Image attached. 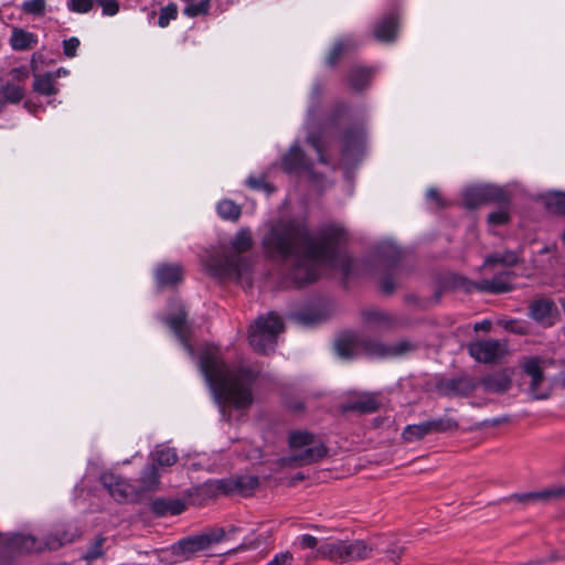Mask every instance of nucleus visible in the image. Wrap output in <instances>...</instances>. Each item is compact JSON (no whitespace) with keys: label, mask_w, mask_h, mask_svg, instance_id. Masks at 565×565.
I'll return each instance as SVG.
<instances>
[{"label":"nucleus","mask_w":565,"mask_h":565,"mask_svg":"<svg viewBox=\"0 0 565 565\" xmlns=\"http://www.w3.org/2000/svg\"><path fill=\"white\" fill-rule=\"evenodd\" d=\"M427 198H428L429 200H434V201H436V203H437L438 205H441V199H440L439 192H438L436 189H429V190L427 191Z\"/></svg>","instance_id":"nucleus-61"},{"label":"nucleus","mask_w":565,"mask_h":565,"mask_svg":"<svg viewBox=\"0 0 565 565\" xmlns=\"http://www.w3.org/2000/svg\"><path fill=\"white\" fill-rule=\"evenodd\" d=\"M151 459L153 465L161 467H170L178 460V455L174 448L167 445H158L153 451H151Z\"/></svg>","instance_id":"nucleus-26"},{"label":"nucleus","mask_w":565,"mask_h":565,"mask_svg":"<svg viewBox=\"0 0 565 565\" xmlns=\"http://www.w3.org/2000/svg\"><path fill=\"white\" fill-rule=\"evenodd\" d=\"M55 78L54 74L45 73V74H36L34 75L33 89L38 94L44 96L55 95L57 93V88L55 87Z\"/></svg>","instance_id":"nucleus-29"},{"label":"nucleus","mask_w":565,"mask_h":565,"mask_svg":"<svg viewBox=\"0 0 565 565\" xmlns=\"http://www.w3.org/2000/svg\"><path fill=\"white\" fill-rule=\"evenodd\" d=\"M159 471L156 465L150 463L142 470L139 479L137 490L140 491V495L145 492L156 491L159 486Z\"/></svg>","instance_id":"nucleus-22"},{"label":"nucleus","mask_w":565,"mask_h":565,"mask_svg":"<svg viewBox=\"0 0 565 565\" xmlns=\"http://www.w3.org/2000/svg\"><path fill=\"white\" fill-rule=\"evenodd\" d=\"M164 321L177 335L186 352L193 356L194 349L190 343V327L185 320V312L181 309L178 313L167 317Z\"/></svg>","instance_id":"nucleus-14"},{"label":"nucleus","mask_w":565,"mask_h":565,"mask_svg":"<svg viewBox=\"0 0 565 565\" xmlns=\"http://www.w3.org/2000/svg\"><path fill=\"white\" fill-rule=\"evenodd\" d=\"M518 262V255L513 252H505L504 254H495L488 256L484 260V266L492 264H504L508 266L514 265Z\"/></svg>","instance_id":"nucleus-41"},{"label":"nucleus","mask_w":565,"mask_h":565,"mask_svg":"<svg viewBox=\"0 0 565 565\" xmlns=\"http://www.w3.org/2000/svg\"><path fill=\"white\" fill-rule=\"evenodd\" d=\"M379 402L375 396L373 395H364L356 399L355 402L351 403L348 406L349 411H358L360 413H373L377 409Z\"/></svg>","instance_id":"nucleus-35"},{"label":"nucleus","mask_w":565,"mask_h":565,"mask_svg":"<svg viewBox=\"0 0 565 565\" xmlns=\"http://www.w3.org/2000/svg\"><path fill=\"white\" fill-rule=\"evenodd\" d=\"M215 529H221L224 532V537L222 542L232 540L238 532L242 531V527L238 525H230L227 527L216 526Z\"/></svg>","instance_id":"nucleus-53"},{"label":"nucleus","mask_w":565,"mask_h":565,"mask_svg":"<svg viewBox=\"0 0 565 565\" xmlns=\"http://www.w3.org/2000/svg\"><path fill=\"white\" fill-rule=\"evenodd\" d=\"M211 9V0H200L198 2L189 1L185 2L183 8V14L188 18H196L206 15Z\"/></svg>","instance_id":"nucleus-33"},{"label":"nucleus","mask_w":565,"mask_h":565,"mask_svg":"<svg viewBox=\"0 0 565 565\" xmlns=\"http://www.w3.org/2000/svg\"><path fill=\"white\" fill-rule=\"evenodd\" d=\"M542 360L540 358H530L524 364L525 373L531 377L530 392L534 398L544 399L548 396V392L541 390L543 382Z\"/></svg>","instance_id":"nucleus-13"},{"label":"nucleus","mask_w":565,"mask_h":565,"mask_svg":"<svg viewBox=\"0 0 565 565\" xmlns=\"http://www.w3.org/2000/svg\"><path fill=\"white\" fill-rule=\"evenodd\" d=\"M355 45V40L349 36L337 41L327 56V64L330 66L335 65L340 56L345 51L353 49Z\"/></svg>","instance_id":"nucleus-31"},{"label":"nucleus","mask_w":565,"mask_h":565,"mask_svg":"<svg viewBox=\"0 0 565 565\" xmlns=\"http://www.w3.org/2000/svg\"><path fill=\"white\" fill-rule=\"evenodd\" d=\"M262 190H264V191H266V192L270 193V192H273L275 189H274V186H273L271 184H269V183H267L266 181H264V184H263Z\"/></svg>","instance_id":"nucleus-63"},{"label":"nucleus","mask_w":565,"mask_h":565,"mask_svg":"<svg viewBox=\"0 0 565 565\" xmlns=\"http://www.w3.org/2000/svg\"><path fill=\"white\" fill-rule=\"evenodd\" d=\"M200 369L220 409L243 411L250 407L258 376L253 367L231 366L222 359L217 348L206 347L200 358Z\"/></svg>","instance_id":"nucleus-2"},{"label":"nucleus","mask_w":565,"mask_h":565,"mask_svg":"<svg viewBox=\"0 0 565 565\" xmlns=\"http://www.w3.org/2000/svg\"><path fill=\"white\" fill-rule=\"evenodd\" d=\"M289 445L292 449L307 447L297 457V459L303 465L316 462L327 454L326 446L321 441H316L315 436L307 431L291 433L289 436Z\"/></svg>","instance_id":"nucleus-9"},{"label":"nucleus","mask_w":565,"mask_h":565,"mask_svg":"<svg viewBox=\"0 0 565 565\" xmlns=\"http://www.w3.org/2000/svg\"><path fill=\"white\" fill-rule=\"evenodd\" d=\"M317 559H322V556H318V548L308 554L303 561L306 565H311Z\"/></svg>","instance_id":"nucleus-60"},{"label":"nucleus","mask_w":565,"mask_h":565,"mask_svg":"<svg viewBox=\"0 0 565 565\" xmlns=\"http://www.w3.org/2000/svg\"><path fill=\"white\" fill-rule=\"evenodd\" d=\"M100 482L118 502H135L140 498V491L136 486L113 472H104L100 476Z\"/></svg>","instance_id":"nucleus-11"},{"label":"nucleus","mask_w":565,"mask_h":565,"mask_svg":"<svg viewBox=\"0 0 565 565\" xmlns=\"http://www.w3.org/2000/svg\"><path fill=\"white\" fill-rule=\"evenodd\" d=\"M178 17V7L175 3H169L161 8L158 19V25L160 28H167L171 20H175Z\"/></svg>","instance_id":"nucleus-40"},{"label":"nucleus","mask_w":565,"mask_h":565,"mask_svg":"<svg viewBox=\"0 0 565 565\" xmlns=\"http://www.w3.org/2000/svg\"><path fill=\"white\" fill-rule=\"evenodd\" d=\"M258 546H259L258 540H249V539L245 537L243 540V542L239 545H237L236 547H234L233 550H231L230 553L236 554V553L243 552V551L255 550Z\"/></svg>","instance_id":"nucleus-50"},{"label":"nucleus","mask_w":565,"mask_h":565,"mask_svg":"<svg viewBox=\"0 0 565 565\" xmlns=\"http://www.w3.org/2000/svg\"><path fill=\"white\" fill-rule=\"evenodd\" d=\"M282 167L287 173H298L305 168V154L299 146H292L284 156Z\"/></svg>","instance_id":"nucleus-23"},{"label":"nucleus","mask_w":565,"mask_h":565,"mask_svg":"<svg viewBox=\"0 0 565 565\" xmlns=\"http://www.w3.org/2000/svg\"><path fill=\"white\" fill-rule=\"evenodd\" d=\"M258 487V478L253 476L238 477L234 481V488L247 494L249 491Z\"/></svg>","instance_id":"nucleus-39"},{"label":"nucleus","mask_w":565,"mask_h":565,"mask_svg":"<svg viewBox=\"0 0 565 565\" xmlns=\"http://www.w3.org/2000/svg\"><path fill=\"white\" fill-rule=\"evenodd\" d=\"M379 252L385 259L393 264L402 256V252L392 241L382 242L379 246Z\"/></svg>","instance_id":"nucleus-37"},{"label":"nucleus","mask_w":565,"mask_h":565,"mask_svg":"<svg viewBox=\"0 0 565 565\" xmlns=\"http://www.w3.org/2000/svg\"><path fill=\"white\" fill-rule=\"evenodd\" d=\"M548 561H565V544L563 545L562 548L554 551L551 554Z\"/></svg>","instance_id":"nucleus-58"},{"label":"nucleus","mask_w":565,"mask_h":565,"mask_svg":"<svg viewBox=\"0 0 565 565\" xmlns=\"http://www.w3.org/2000/svg\"><path fill=\"white\" fill-rule=\"evenodd\" d=\"M21 11L28 15L42 18L46 12V0H24Z\"/></svg>","instance_id":"nucleus-36"},{"label":"nucleus","mask_w":565,"mask_h":565,"mask_svg":"<svg viewBox=\"0 0 565 565\" xmlns=\"http://www.w3.org/2000/svg\"><path fill=\"white\" fill-rule=\"evenodd\" d=\"M364 147V131L361 128L348 130L343 136L342 156L347 160L361 156Z\"/></svg>","instance_id":"nucleus-16"},{"label":"nucleus","mask_w":565,"mask_h":565,"mask_svg":"<svg viewBox=\"0 0 565 565\" xmlns=\"http://www.w3.org/2000/svg\"><path fill=\"white\" fill-rule=\"evenodd\" d=\"M503 192L495 186L481 185L468 188L463 193L465 205L472 209L490 201H500Z\"/></svg>","instance_id":"nucleus-12"},{"label":"nucleus","mask_w":565,"mask_h":565,"mask_svg":"<svg viewBox=\"0 0 565 565\" xmlns=\"http://www.w3.org/2000/svg\"><path fill=\"white\" fill-rule=\"evenodd\" d=\"M66 73H67V72H66L65 70L60 68V70L57 71V73H56L54 76L58 77L61 74H64V75H65Z\"/></svg>","instance_id":"nucleus-64"},{"label":"nucleus","mask_w":565,"mask_h":565,"mask_svg":"<svg viewBox=\"0 0 565 565\" xmlns=\"http://www.w3.org/2000/svg\"><path fill=\"white\" fill-rule=\"evenodd\" d=\"M427 420L419 424L407 425L403 430V438L406 441H416L429 435Z\"/></svg>","instance_id":"nucleus-32"},{"label":"nucleus","mask_w":565,"mask_h":565,"mask_svg":"<svg viewBox=\"0 0 565 565\" xmlns=\"http://www.w3.org/2000/svg\"><path fill=\"white\" fill-rule=\"evenodd\" d=\"M169 514L178 515L184 511V503L180 500L168 501Z\"/></svg>","instance_id":"nucleus-54"},{"label":"nucleus","mask_w":565,"mask_h":565,"mask_svg":"<svg viewBox=\"0 0 565 565\" xmlns=\"http://www.w3.org/2000/svg\"><path fill=\"white\" fill-rule=\"evenodd\" d=\"M491 327H492L491 321L486 319V320H482L480 322H477L475 324L473 329L476 331H486V332H488V331H490Z\"/></svg>","instance_id":"nucleus-59"},{"label":"nucleus","mask_w":565,"mask_h":565,"mask_svg":"<svg viewBox=\"0 0 565 565\" xmlns=\"http://www.w3.org/2000/svg\"><path fill=\"white\" fill-rule=\"evenodd\" d=\"M469 354L481 363H495L508 353V342L505 340H481L470 343Z\"/></svg>","instance_id":"nucleus-10"},{"label":"nucleus","mask_w":565,"mask_h":565,"mask_svg":"<svg viewBox=\"0 0 565 565\" xmlns=\"http://www.w3.org/2000/svg\"><path fill=\"white\" fill-rule=\"evenodd\" d=\"M296 319L299 323H301L303 326H310V324L319 322L321 320V317L317 312L303 311V312H299L296 316Z\"/></svg>","instance_id":"nucleus-49"},{"label":"nucleus","mask_w":565,"mask_h":565,"mask_svg":"<svg viewBox=\"0 0 565 565\" xmlns=\"http://www.w3.org/2000/svg\"><path fill=\"white\" fill-rule=\"evenodd\" d=\"M36 35L23 29H14L10 38V44L13 50L24 51L36 45Z\"/></svg>","instance_id":"nucleus-25"},{"label":"nucleus","mask_w":565,"mask_h":565,"mask_svg":"<svg viewBox=\"0 0 565 565\" xmlns=\"http://www.w3.org/2000/svg\"><path fill=\"white\" fill-rule=\"evenodd\" d=\"M472 286L480 291L490 294H501L511 290V281L505 273L495 275L491 279H484L480 282L472 284Z\"/></svg>","instance_id":"nucleus-19"},{"label":"nucleus","mask_w":565,"mask_h":565,"mask_svg":"<svg viewBox=\"0 0 565 565\" xmlns=\"http://www.w3.org/2000/svg\"><path fill=\"white\" fill-rule=\"evenodd\" d=\"M372 76V70L369 67L355 66L348 75V84L351 89L359 92L369 86Z\"/></svg>","instance_id":"nucleus-24"},{"label":"nucleus","mask_w":565,"mask_h":565,"mask_svg":"<svg viewBox=\"0 0 565 565\" xmlns=\"http://www.w3.org/2000/svg\"><path fill=\"white\" fill-rule=\"evenodd\" d=\"M381 287H382V290L386 294H391L394 291L395 289V284L393 281V279L388 276H385L383 279H382V282H381Z\"/></svg>","instance_id":"nucleus-55"},{"label":"nucleus","mask_w":565,"mask_h":565,"mask_svg":"<svg viewBox=\"0 0 565 565\" xmlns=\"http://www.w3.org/2000/svg\"><path fill=\"white\" fill-rule=\"evenodd\" d=\"M363 322L374 329H388L396 322L395 318L386 311L367 309L362 313Z\"/></svg>","instance_id":"nucleus-17"},{"label":"nucleus","mask_w":565,"mask_h":565,"mask_svg":"<svg viewBox=\"0 0 565 565\" xmlns=\"http://www.w3.org/2000/svg\"><path fill=\"white\" fill-rule=\"evenodd\" d=\"M545 206L550 213L565 215V193L552 192L547 194Z\"/></svg>","instance_id":"nucleus-34"},{"label":"nucleus","mask_w":565,"mask_h":565,"mask_svg":"<svg viewBox=\"0 0 565 565\" xmlns=\"http://www.w3.org/2000/svg\"><path fill=\"white\" fill-rule=\"evenodd\" d=\"M565 494V488H552L544 491L526 492L511 495L512 500L522 504H530L535 502L545 501L550 498H557Z\"/></svg>","instance_id":"nucleus-20"},{"label":"nucleus","mask_w":565,"mask_h":565,"mask_svg":"<svg viewBox=\"0 0 565 565\" xmlns=\"http://www.w3.org/2000/svg\"><path fill=\"white\" fill-rule=\"evenodd\" d=\"M151 510L157 515H168L169 514V507L168 501L163 499H157L151 504Z\"/></svg>","instance_id":"nucleus-51"},{"label":"nucleus","mask_w":565,"mask_h":565,"mask_svg":"<svg viewBox=\"0 0 565 565\" xmlns=\"http://www.w3.org/2000/svg\"><path fill=\"white\" fill-rule=\"evenodd\" d=\"M377 547L375 542L364 540H330L318 547V556L337 564L362 561Z\"/></svg>","instance_id":"nucleus-5"},{"label":"nucleus","mask_w":565,"mask_h":565,"mask_svg":"<svg viewBox=\"0 0 565 565\" xmlns=\"http://www.w3.org/2000/svg\"><path fill=\"white\" fill-rule=\"evenodd\" d=\"M216 211L222 220L231 222H236L242 214V207L234 201L227 199L217 203Z\"/></svg>","instance_id":"nucleus-30"},{"label":"nucleus","mask_w":565,"mask_h":565,"mask_svg":"<svg viewBox=\"0 0 565 565\" xmlns=\"http://www.w3.org/2000/svg\"><path fill=\"white\" fill-rule=\"evenodd\" d=\"M427 424L430 434L452 433L459 428L457 419L448 415L428 419Z\"/></svg>","instance_id":"nucleus-28"},{"label":"nucleus","mask_w":565,"mask_h":565,"mask_svg":"<svg viewBox=\"0 0 565 565\" xmlns=\"http://www.w3.org/2000/svg\"><path fill=\"white\" fill-rule=\"evenodd\" d=\"M95 0H67L66 7L71 12L85 14L92 11Z\"/></svg>","instance_id":"nucleus-43"},{"label":"nucleus","mask_w":565,"mask_h":565,"mask_svg":"<svg viewBox=\"0 0 565 565\" xmlns=\"http://www.w3.org/2000/svg\"><path fill=\"white\" fill-rule=\"evenodd\" d=\"M308 142L317 150V152L319 154V160L322 163H326L327 160H326L324 156L322 154V150H321L319 140L317 138L312 137V136H309L308 137Z\"/></svg>","instance_id":"nucleus-56"},{"label":"nucleus","mask_w":565,"mask_h":565,"mask_svg":"<svg viewBox=\"0 0 565 565\" xmlns=\"http://www.w3.org/2000/svg\"><path fill=\"white\" fill-rule=\"evenodd\" d=\"M294 545L301 550H317L318 539L311 534H301L296 537Z\"/></svg>","instance_id":"nucleus-46"},{"label":"nucleus","mask_w":565,"mask_h":565,"mask_svg":"<svg viewBox=\"0 0 565 565\" xmlns=\"http://www.w3.org/2000/svg\"><path fill=\"white\" fill-rule=\"evenodd\" d=\"M370 542H375L377 544V547L375 550H377L379 552L381 553H385L386 554V557L390 562H392L393 564H398V562L401 561L403 554H404V547L402 546H387L386 548H381V544L379 542V540H371Z\"/></svg>","instance_id":"nucleus-42"},{"label":"nucleus","mask_w":565,"mask_h":565,"mask_svg":"<svg viewBox=\"0 0 565 565\" xmlns=\"http://www.w3.org/2000/svg\"><path fill=\"white\" fill-rule=\"evenodd\" d=\"M321 94V88L319 85H315L313 89H312V96L315 99H318L319 96Z\"/></svg>","instance_id":"nucleus-62"},{"label":"nucleus","mask_w":565,"mask_h":565,"mask_svg":"<svg viewBox=\"0 0 565 565\" xmlns=\"http://www.w3.org/2000/svg\"><path fill=\"white\" fill-rule=\"evenodd\" d=\"M334 349L342 359H353L360 354L384 359L405 353L411 349V344L406 341H401L394 345H386L376 341L360 340L354 334H345L335 341Z\"/></svg>","instance_id":"nucleus-4"},{"label":"nucleus","mask_w":565,"mask_h":565,"mask_svg":"<svg viewBox=\"0 0 565 565\" xmlns=\"http://www.w3.org/2000/svg\"><path fill=\"white\" fill-rule=\"evenodd\" d=\"M106 539L104 536H97L88 546L84 558L88 562L95 561L104 555L103 545Z\"/></svg>","instance_id":"nucleus-38"},{"label":"nucleus","mask_w":565,"mask_h":565,"mask_svg":"<svg viewBox=\"0 0 565 565\" xmlns=\"http://www.w3.org/2000/svg\"><path fill=\"white\" fill-rule=\"evenodd\" d=\"M482 386L487 392L501 393L511 386V380L505 373L488 375L482 380Z\"/></svg>","instance_id":"nucleus-27"},{"label":"nucleus","mask_w":565,"mask_h":565,"mask_svg":"<svg viewBox=\"0 0 565 565\" xmlns=\"http://www.w3.org/2000/svg\"><path fill=\"white\" fill-rule=\"evenodd\" d=\"M397 15L391 13L377 22L373 31L374 36L382 42L394 41L397 33Z\"/></svg>","instance_id":"nucleus-18"},{"label":"nucleus","mask_w":565,"mask_h":565,"mask_svg":"<svg viewBox=\"0 0 565 565\" xmlns=\"http://www.w3.org/2000/svg\"><path fill=\"white\" fill-rule=\"evenodd\" d=\"M284 323L280 316L269 312L259 317L249 328V343L260 353L273 351L277 344V335L282 332Z\"/></svg>","instance_id":"nucleus-6"},{"label":"nucleus","mask_w":565,"mask_h":565,"mask_svg":"<svg viewBox=\"0 0 565 565\" xmlns=\"http://www.w3.org/2000/svg\"><path fill=\"white\" fill-rule=\"evenodd\" d=\"M70 541L71 539L66 537L65 533L61 536L51 534L45 542H40L32 535L14 534L10 537L8 547L19 553L42 552L44 550H57Z\"/></svg>","instance_id":"nucleus-8"},{"label":"nucleus","mask_w":565,"mask_h":565,"mask_svg":"<svg viewBox=\"0 0 565 565\" xmlns=\"http://www.w3.org/2000/svg\"><path fill=\"white\" fill-rule=\"evenodd\" d=\"M95 4L102 9V14L105 17H114L120 9L118 0H95Z\"/></svg>","instance_id":"nucleus-44"},{"label":"nucleus","mask_w":565,"mask_h":565,"mask_svg":"<svg viewBox=\"0 0 565 565\" xmlns=\"http://www.w3.org/2000/svg\"><path fill=\"white\" fill-rule=\"evenodd\" d=\"M23 89L19 85H7L3 90L1 98L10 103H19L23 98Z\"/></svg>","instance_id":"nucleus-45"},{"label":"nucleus","mask_w":565,"mask_h":565,"mask_svg":"<svg viewBox=\"0 0 565 565\" xmlns=\"http://www.w3.org/2000/svg\"><path fill=\"white\" fill-rule=\"evenodd\" d=\"M504 329L518 334H524L526 332L525 326L515 320L505 321Z\"/></svg>","instance_id":"nucleus-52"},{"label":"nucleus","mask_w":565,"mask_h":565,"mask_svg":"<svg viewBox=\"0 0 565 565\" xmlns=\"http://www.w3.org/2000/svg\"><path fill=\"white\" fill-rule=\"evenodd\" d=\"M253 238L249 228H241L236 232L235 236L230 243L231 253L220 259H213L209 264V268L215 277L234 279L243 281L249 280V271L252 268V260L249 257L242 256L252 248ZM250 285V281H248Z\"/></svg>","instance_id":"nucleus-3"},{"label":"nucleus","mask_w":565,"mask_h":565,"mask_svg":"<svg viewBox=\"0 0 565 565\" xmlns=\"http://www.w3.org/2000/svg\"><path fill=\"white\" fill-rule=\"evenodd\" d=\"M223 537L224 532L221 529H209L202 533L179 540L171 547L172 554L182 561H189L196 553L221 543Z\"/></svg>","instance_id":"nucleus-7"},{"label":"nucleus","mask_w":565,"mask_h":565,"mask_svg":"<svg viewBox=\"0 0 565 565\" xmlns=\"http://www.w3.org/2000/svg\"><path fill=\"white\" fill-rule=\"evenodd\" d=\"M264 181L265 180L263 178H253V177H250V178L247 179V184L252 189L262 190Z\"/></svg>","instance_id":"nucleus-57"},{"label":"nucleus","mask_w":565,"mask_h":565,"mask_svg":"<svg viewBox=\"0 0 565 565\" xmlns=\"http://www.w3.org/2000/svg\"><path fill=\"white\" fill-rule=\"evenodd\" d=\"M79 40L75 36L63 41V52L67 57H74L79 47Z\"/></svg>","instance_id":"nucleus-48"},{"label":"nucleus","mask_w":565,"mask_h":565,"mask_svg":"<svg viewBox=\"0 0 565 565\" xmlns=\"http://www.w3.org/2000/svg\"><path fill=\"white\" fill-rule=\"evenodd\" d=\"M183 278V269L180 265H161L156 270V279L160 286H172Z\"/></svg>","instance_id":"nucleus-21"},{"label":"nucleus","mask_w":565,"mask_h":565,"mask_svg":"<svg viewBox=\"0 0 565 565\" xmlns=\"http://www.w3.org/2000/svg\"><path fill=\"white\" fill-rule=\"evenodd\" d=\"M509 212L507 210H498L488 215V222L491 225H503L509 221Z\"/></svg>","instance_id":"nucleus-47"},{"label":"nucleus","mask_w":565,"mask_h":565,"mask_svg":"<svg viewBox=\"0 0 565 565\" xmlns=\"http://www.w3.org/2000/svg\"><path fill=\"white\" fill-rule=\"evenodd\" d=\"M343 231L328 225L313 236L302 220H279L269 224L262 244L271 257L292 260L287 286L302 287L316 281L323 268H340L351 273L353 260L339 252Z\"/></svg>","instance_id":"nucleus-1"},{"label":"nucleus","mask_w":565,"mask_h":565,"mask_svg":"<svg viewBox=\"0 0 565 565\" xmlns=\"http://www.w3.org/2000/svg\"><path fill=\"white\" fill-rule=\"evenodd\" d=\"M555 309L554 301L548 298H539L531 302L529 310L530 317L537 323L550 327L554 323L553 311Z\"/></svg>","instance_id":"nucleus-15"}]
</instances>
